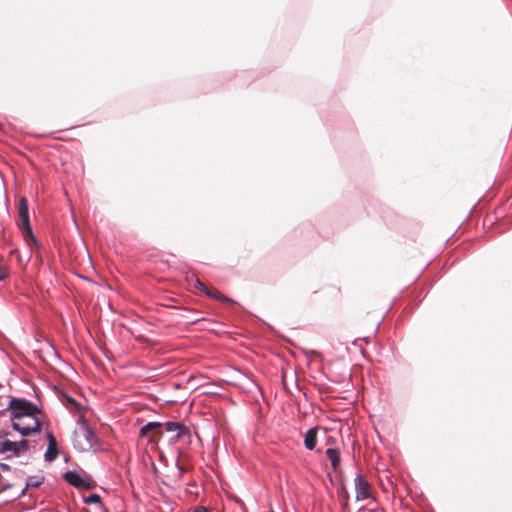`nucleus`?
<instances>
[{"label": "nucleus", "mask_w": 512, "mask_h": 512, "mask_svg": "<svg viewBox=\"0 0 512 512\" xmlns=\"http://www.w3.org/2000/svg\"><path fill=\"white\" fill-rule=\"evenodd\" d=\"M18 227L22 231L25 241L29 244H37V240L33 234L29 219L28 201L25 197H21L18 202Z\"/></svg>", "instance_id": "f257e3e1"}, {"label": "nucleus", "mask_w": 512, "mask_h": 512, "mask_svg": "<svg viewBox=\"0 0 512 512\" xmlns=\"http://www.w3.org/2000/svg\"><path fill=\"white\" fill-rule=\"evenodd\" d=\"M79 421L82 422V425L74 433L73 446L79 451H88L93 446L95 435L84 421V414L80 415Z\"/></svg>", "instance_id": "f03ea898"}, {"label": "nucleus", "mask_w": 512, "mask_h": 512, "mask_svg": "<svg viewBox=\"0 0 512 512\" xmlns=\"http://www.w3.org/2000/svg\"><path fill=\"white\" fill-rule=\"evenodd\" d=\"M12 427L14 430L21 433V435L28 436L32 433H38L40 431L41 424L36 415H34L12 420Z\"/></svg>", "instance_id": "7ed1b4c3"}, {"label": "nucleus", "mask_w": 512, "mask_h": 512, "mask_svg": "<svg viewBox=\"0 0 512 512\" xmlns=\"http://www.w3.org/2000/svg\"><path fill=\"white\" fill-rule=\"evenodd\" d=\"M9 408L12 410V420L34 416L38 411L29 401L15 398L10 401Z\"/></svg>", "instance_id": "20e7f679"}, {"label": "nucleus", "mask_w": 512, "mask_h": 512, "mask_svg": "<svg viewBox=\"0 0 512 512\" xmlns=\"http://www.w3.org/2000/svg\"><path fill=\"white\" fill-rule=\"evenodd\" d=\"M165 431L171 434L170 441L178 442L182 441L187 444L191 441V433L189 429L180 422H166L164 423Z\"/></svg>", "instance_id": "39448f33"}, {"label": "nucleus", "mask_w": 512, "mask_h": 512, "mask_svg": "<svg viewBox=\"0 0 512 512\" xmlns=\"http://www.w3.org/2000/svg\"><path fill=\"white\" fill-rule=\"evenodd\" d=\"M164 423L149 422L140 429L141 437H149L150 442H158L164 435Z\"/></svg>", "instance_id": "423d86ee"}, {"label": "nucleus", "mask_w": 512, "mask_h": 512, "mask_svg": "<svg viewBox=\"0 0 512 512\" xmlns=\"http://www.w3.org/2000/svg\"><path fill=\"white\" fill-rule=\"evenodd\" d=\"M354 485L356 492L355 498L357 501H362L373 497L372 486L363 475L358 474L354 478Z\"/></svg>", "instance_id": "0eeeda50"}, {"label": "nucleus", "mask_w": 512, "mask_h": 512, "mask_svg": "<svg viewBox=\"0 0 512 512\" xmlns=\"http://www.w3.org/2000/svg\"><path fill=\"white\" fill-rule=\"evenodd\" d=\"M28 448L29 442L27 440H21L19 442L5 440L1 444L2 452H13V454L16 456L20 455L22 452L27 451Z\"/></svg>", "instance_id": "6e6552de"}, {"label": "nucleus", "mask_w": 512, "mask_h": 512, "mask_svg": "<svg viewBox=\"0 0 512 512\" xmlns=\"http://www.w3.org/2000/svg\"><path fill=\"white\" fill-rule=\"evenodd\" d=\"M64 479L72 486L76 488H83L90 490L93 488V484L83 479L79 474L74 471H67L63 475Z\"/></svg>", "instance_id": "1a4fd4ad"}, {"label": "nucleus", "mask_w": 512, "mask_h": 512, "mask_svg": "<svg viewBox=\"0 0 512 512\" xmlns=\"http://www.w3.org/2000/svg\"><path fill=\"white\" fill-rule=\"evenodd\" d=\"M48 447L44 455L48 462L54 461L58 456L57 440L51 432L47 433Z\"/></svg>", "instance_id": "9d476101"}, {"label": "nucleus", "mask_w": 512, "mask_h": 512, "mask_svg": "<svg viewBox=\"0 0 512 512\" xmlns=\"http://www.w3.org/2000/svg\"><path fill=\"white\" fill-rule=\"evenodd\" d=\"M317 444V428L309 429L304 438V445L308 450H313Z\"/></svg>", "instance_id": "9b49d317"}, {"label": "nucleus", "mask_w": 512, "mask_h": 512, "mask_svg": "<svg viewBox=\"0 0 512 512\" xmlns=\"http://www.w3.org/2000/svg\"><path fill=\"white\" fill-rule=\"evenodd\" d=\"M326 456L331 462V466L334 471L338 469V466L340 464V452L338 449L335 448H329L326 450Z\"/></svg>", "instance_id": "f8f14e48"}, {"label": "nucleus", "mask_w": 512, "mask_h": 512, "mask_svg": "<svg viewBox=\"0 0 512 512\" xmlns=\"http://www.w3.org/2000/svg\"><path fill=\"white\" fill-rule=\"evenodd\" d=\"M204 293L208 297H210L212 299H216V300H218L220 302H223V303H229V304H234L235 303L232 299H230V298L220 294L217 290L210 289L208 287H207V289L205 290Z\"/></svg>", "instance_id": "ddd939ff"}, {"label": "nucleus", "mask_w": 512, "mask_h": 512, "mask_svg": "<svg viewBox=\"0 0 512 512\" xmlns=\"http://www.w3.org/2000/svg\"><path fill=\"white\" fill-rule=\"evenodd\" d=\"M44 481L43 476H31L26 483V489L39 487Z\"/></svg>", "instance_id": "4468645a"}, {"label": "nucleus", "mask_w": 512, "mask_h": 512, "mask_svg": "<svg viewBox=\"0 0 512 512\" xmlns=\"http://www.w3.org/2000/svg\"><path fill=\"white\" fill-rule=\"evenodd\" d=\"M85 503L86 504H94V506H97V505H104L101 501V498L98 494H92L90 496H88L87 498H85Z\"/></svg>", "instance_id": "2eb2a0df"}, {"label": "nucleus", "mask_w": 512, "mask_h": 512, "mask_svg": "<svg viewBox=\"0 0 512 512\" xmlns=\"http://www.w3.org/2000/svg\"><path fill=\"white\" fill-rule=\"evenodd\" d=\"M8 276V268L4 263V260L0 258V281Z\"/></svg>", "instance_id": "dca6fc26"}, {"label": "nucleus", "mask_w": 512, "mask_h": 512, "mask_svg": "<svg viewBox=\"0 0 512 512\" xmlns=\"http://www.w3.org/2000/svg\"><path fill=\"white\" fill-rule=\"evenodd\" d=\"M194 288L197 290H200L202 292H205V290L207 289V286L202 281H200L198 278H196L194 281Z\"/></svg>", "instance_id": "f3484780"}, {"label": "nucleus", "mask_w": 512, "mask_h": 512, "mask_svg": "<svg viewBox=\"0 0 512 512\" xmlns=\"http://www.w3.org/2000/svg\"><path fill=\"white\" fill-rule=\"evenodd\" d=\"M86 512H108V509L104 505H97L88 509Z\"/></svg>", "instance_id": "a211bd4d"}, {"label": "nucleus", "mask_w": 512, "mask_h": 512, "mask_svg": "<svg viewBox=\"0 0 512 512\" xmlns=\"http://www.w3.org/2000/svg\"><path fill=\"white\" fill-rule=\"evenodd\" d=\"M67 403L75 408H77L79 410V412L82 411V408L80 407V405L71 397H67ZM82 413H80L81 415Z\"/></svg>", "instance_id": "6ab92c4d"}, {"label": "nucleus", "mask_w": 512, "mask_h": 512, "mask_svg": "<svg viewBox=\"0 0 512 512\" xmlns=\"http://www.w3.org/2000/svg\"><path fill=\"white\" fill-rule=\"evenodd\" d=\"M184 472H185V469L181 465L177 464V475H176L177 480L180 481L182 479Z\"/></svg>", "instance_id": "aec40b11"}, {"label": "nucleus", "mask_w": 512, "mask_h": 512, "mask_svg": "<svg viewBox=\"0 0 512 512\" xmlns=\"http://www.w3.org/2000/svg\"><path fill=\"white\" fill-rule=\"evenodd\" d=\"M342 498L347 501L349 499V494H348V491L345 489V488H342L341 489V494Z\"/></svg>", "instance_id": "412c9836"}, {"label": "nucleus", "mask_w": 512, "mask_h": 512, "mask_svg": "<svg viewBox=\"0 0 512 512\" xmlns=\"http://www.w3.org/2000/svg\"><path fill=\"white\" fill-rule=\"evenodd\" d=\"M194 512H208V510L205 507H198Z\"/></svg>", "instance_id": "4be33fe9"}, {"label": "nucleus", "mask_w": 512, "mask_h": 512, "mask_svg": "<svg viewBox=\"0 0 512 512\" xmlns=\"http://www.w3.org/2000/svg\"><path fill=\"white\" fill-rule=\"evenodd\" d=\"M3 468L7 469L8 466L6 464L2 465Z\"/></svg>", "instance_id": "5701e85b"}]
</instances>
